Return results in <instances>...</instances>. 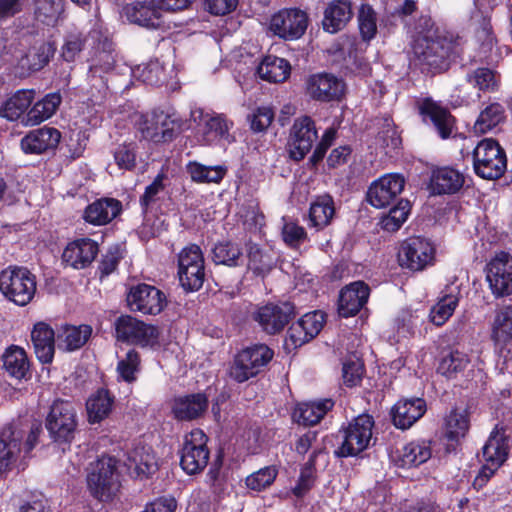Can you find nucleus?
I'll return each instance as SVG.
<instances>
[{
  "label": "nucleus",
  "mask_w": 512,
  "mask_h": 512,
  "mask_svg": "<svg viewBox=\"0 0 512 512\" xmlns=\"http://www.w3.org/2000/svg\"><path fill=\"white\" fill-rule=\"evenodd\" d=\"M274 357L266 344H254L239 351L229 368V376L237 383H244L264 371Z\"/></svg>",
  "instance_id": "nucleus-7"
},
{
  "label": "nucleus",
  "mask_w": 512,
  "mask_h": 512,
  "mask_svg": "<svg viewBox=\"0 0 512 512\" xmlns=\"http://www.w3.org/2000/svg\"><path fill=\"white\" fill-rule=\"evenodd\" d=\"M473 169L477 176L486 180H497L507 168L505 150L493 138L482 139L472 152Z\"/></svg>",
  "instance_id": "nucleus-8"
},
{
  "label": "nucleus",
  "mask_w": 512,
  "mask_h": 512,
  "mask_svg": "<svg viewBox=\"0 0 512 512\" xmlns=\"http://www.w3.org/2000/svg\"><path fill=\"white\" fill-rule=\"evenodd\" d=\"M160 330L157 326L142 321L131 344L142 348L158 349L160 347Z\"/></svg>",
  "instance_id": "nucleus-61"
},
{
  "label": "nucleus",
  "mask_w": 512,
  "mask_h": 512,
  "mask_svg": "<svg viewBox=\"0 0 512 512\" xmlns=\"http://www.w3.org/2000/svg\"><path fill=\"white\" fill-rule=\"evenodd\" d=\"M34 353L42 364H51L55 354V332L45 322H37L31 331Z\"/></svg>",
  "instance_id": "nucleus-28"
},
{
  "label": "nucleus",
  "mask_w": 512,
  "mask_h": 512,
  "mask_svg": "<svg viewBox=\"0 0 512 512\" xmlns=\"http://www.w3.org/2000/svg\"><path fill=\"white\" fill-rule=\"evenodd\" d=\"M126 303L131 312L158 315L167 306V297L163 291L153 285L138 283L128 288Z\"/></svg>",
  "instance_id": "nucleus-13"
},
{
  "label": "nucleus",
  "mask_w": 512,
  "mask_h": 512,
  "mask_svg": "<svg viewBox=\"0 0 512 512\" xmlns=\"http://www.w3.org/2000/svg\"><path fill=\"white\" fill-rule=\"evenodd\" d=\"M61 103L62 95L60 91L46 94L27 111L26 124L34 126L51 118L56 113Z\"/></svg>",
  "instance_id": "nucleus-38"
},
{
  "label": "nucleus",
  "mask_w": 512,
  "mask_h": 512,
  "mask_svg": "<svg viewBox=\"0 0 512 512\" xmlns=\"http://www.w3.org/2000/svg\"><path fill=\"white\" fill-rule=\"evenodd\" d=\"M492 339L501 348L512 342V304L503 305L496 310Z\"/></svg>",
  "instance_id": "nucleus-42"
},
{
  "label": "nucleus",
  "mask_w": 512,
  "mask_h": 512,
  "mask_svg": "<svg viewBox=\"0 0 512 512\" xmlns=\"http://www.w3.org/2000/svg\"><path fill=\"white\" fill-rule=\"evenodd\" d=\"M128 461L129 469L140 479H147L158 470L154 455L148 452L135 450L129 455Z\"/></svg>",
  "instance_id": "nucleus-50"
},
{
  "label": "nucleus",
  "mask_w": 512,
  "mask_h": 512,
  "mask_svg": "<svg viewBox=\"0 0 512 512\" xmlns=\"http://www.w3.org/2000/svg\"><path fill=\"white\" fill-rule=\"evenodd\" d=\"M36 290V276L27 267L9 266L0 272V292L15 305L31 303Z\"/></svg>",
  "instance_id": "nucleus-6"
},
{
  "label": "nucleus",
  "mask_w": 512,
  "mask_h": 512,
  "mask_svg": "<svg viewBox=\"0 0 512 512\" xmlns=\"http://www.w3.org/2000/svg\"><path fill=\"white\" fill-rule=\"evenodd\" d=\"M61 133L54 127L44 126L30 131L21 139V149L25 154H42L57 148Z\"/></svg>",
  "instance_id": "nucleus-25"
},
{
  "label": "nucleus",
  "mask_w": 512,
  "mask_h": 512,
  "mask_svg": "<svg viewBox=\"0 0 512 512\" xmlns=\"http://www.w3.org/2000/svg\"><path fill=\"white\" fill-rule=\"evenodd\" d=\"M295 317L296 306L290 301L269 302L252 314V319L268 335L279 334Z\"/></svg>",
  "instance_id": "nucleus-12"
},
{
  "label": "nucleus",
  "mask_w": 512,
  "mask_h": 512,
  "mask_svg": "<svg viewBox=\"0 0 512 512\" xmlns=\"http://www.w3.org/2000/svg\"><path fill=\"white\" fill-rule=\"evenodd\" d=\"M43 432L37 421L13 420L0 431V473L11 469L19 454L28 455L38 444Z\"/></svg>",
  "instance_id": "nucleus-2"
},
{
  "label": "nucleus",
  "mask_w": 512,
  "mask_h": 512,
  "mask_svg": "<svg viewBox=\"0 0 512 512\" xmlns=\"http://www.w3.org/2000/svg\"><path fill=\"white\" fill-rule=\"evenodd\" d=\"M410 212V202L405 199H400L388 213V216L383 220V227L386 230H398L402 224L407 220Z\"/></svg>",
  "instance_id": "nucleus-63"
},
{
  "label": "nucleus",
  "mask_w": 512,
  "mask_h": 512,
  "mask_svg": "<svg viewBox=\"0 0 512 512\" xmlns=\"http://www.w3.org/2000/svg\"><path fill=\"white\" fill-rule=\"evenodd\" d=\"M436 249L430 239L412 236L401 243L397 259L401 268L421 272L435 262Z\"/></svg>",
  "instance_id": "nucleus-10"
},
{
  "label": "nucleus",
  "mask_w": 512,
  "mask_h": 512,
  "mask_svg": "<svg viewBox=\"0 0 512 512\" xmlns=\"http://www.w3.org/2000/svg\"><path fill=\"white\" fill-rule=\"evenodd\" d=\"M181 121L175 114L160 109L152 111L141 128L143 137L154 143L172 141L180 129Z\"/></svg>",
  "instance_id": "nucleus-16"
},
{
  "label": "nucleus",
  "mask_w": 512,
  "mask_h": 512,
  "mask_svg": "<svg viewBox=\"0 0 512 512\" xmlns=\"http://www.w3.org/2000/svg\"><path fill=\"white\" fill-rule=\"evenodd\" d=\"M187 172L191 179L197 183H219L225 176L227 169L223 166H205L197 162H189Z\"/></svg>",
  "instance_id": "nucleus-51"
},
{
  "label": "nucleus",
  "mask_w": 512,
  "mask_h": 512,
  "mask_svg": "<svg viewBox=\"0 0 512 512\" xmlns=\"http://www.w3.org/2000/svg\"><path fill=\"white\" fill-rule=\"evenodd\" d=\"M427 411L426 401L420 397L402 398L391 408L393 425L401 430L412 427Z\"/></svg>",
  "instance_id": "nucleus-24"
},
{
  "label": "nucleus",
  "mask_w": 512,
  "mask_h": 512,
  "mask_svg": "<svg viewBox=\"0 0 512 512\" xmlns=\"http://www.w3.org/2000/svg\"><path fill=\"white\" fill-rule=\"evenodd\" d=\"M93 329L88 324L71 325L64 324L58 331L57 339L59 347L64 344V351L73 352L82 348L92 336Z\"/></svg>",
  "instance_id": "nucleus-36"
},
{
  "label": "nucleus",
  "mask_w": 512,
  "mask_h": 512,
  "mask_svg": "<svg viewBox=\"0 0 512 512\" xmlns=\"http://www.w3.org/2000/svg\"><path fill=\"white\" fill-rule=\"evenodd\" d=\"M248 259V269L255 276L265 277L275 267L276 261L271 250L263 248L251 240L245 243Z\"/></svg>",
  "instance_id": "nucleus-35"
},
{
  "label": "nucleus",
  "mask_w": 512,
  "mask_h": 512,
  "mask_svg": "<svg viewBox=\"0 0 512 512\" xmlns=\"http://www.w3.org/2000/svg\"><path fill=\"white\" fill-rule=\"evenodd\" d=\"M209 406L205 393H192L176 397L172 404V414L178 421H192L204 415Z\"/></svg>",
  "instance_id": "nucleus-26"
},
{
  "label": "nucleus",
  "mask_w": 512,
  "mask_h": 512,
  "mask_svg": "<svg viewBox=\"0 0 512 512\" xmlns=\"http://www.w3.org/2000/svg\"><path fill=\"white\" fill-rule=\"evenodd\" d=\"M117 373L119 378L127 383H133L137 380V374L141 370V357L135 349H130L124 358L117 363Z\"/></svg>",
  "instance_id": "nucleus-55"
},
{
  "label": "nucleus",
  "mask_w": 512,
  "mask_h": 512,
  "mask_svg": "<svg viewBox=\"0 0 512 512\" xmlns=\"http://www.w3.org/2000/svg\"><path fill=\"white\" fill-rule=\"evenodd\" d=\"M486 280L496 297L512 294V256L508 252L497 253L485 267Z\"/></svg>",
  "instance_id": "nucleus-15"
},
{
  "label": "nucleus",
  "mask_w": 512,
  "mask_h": 512,
  "mask_svg": "<svg viewBox=\"0 0 512 512\" xmlns=\"http://www.w3.org/2000/svg\"><path fill=\"white\" fill-rule=\"evenodd\" d=\"M53 56V50L48 44H42L38 48L29 51L22 59V67L30 72H37L44 68Z\"/></svg>",
  "instance_id": "nucleus-59"
},
{
  "label": "nucleus",
  "mask_w": 512,
  "mask_h": 512,
  "mask_svg": "<svg viewBox=\"0 0 512 512\" xmlns=\"http://www.w3.org/2000/svg\"><path fill=\"white\" fill-rule=\"evenodd\" d=\"M431 456L429 442L412 441L396 451L394 461L401 468H411L425 463Z\"/></svg>",
  "instance_id": "nucleus-32"
},
{
  "label": "nucleus",
  "mask_w": 512,
  "mask_h": 512,
  "mask_svg": "<svg viewBox=\"0 0 512 512\" xmlns=\"http://www.w3.org/2000/svg\"><path fill=\"white\" fill-rule=\"evenodd\" d=\"M202 140L210 144L224 138L229 131L227 121L221 116H204L199 123Z\"/></svg>",
  "instance_id": "nucleus-48"
},
{
  "label": "nucleus",
  "mask_w": 512,
  "mask_h": 512,
  "mask_svg": "<svg viewBox=\"0 0 512 512\" xmlns=\"http://www.w3.org/2000/svg\"><path fill=\"white\" fill-rule=\"evenodd\" d=\"M417 107L423 122L432 124L441 139H448L454 135L456 119L448 108L441 106L430 97L418 102Z\"/></svg>",
  "instance_id": "nucleus-17"
},
{
  "label": "nucleus",
  "mask_w": 512,
  "mask_h": 512,
  "mask_svg": "<svg viewBox=\"0 0 512 512\" xmlns=\"http://www.w3.org/2000/svg\"><path fill=\"white\" fill-rule=\"evenodd\" d=\"M291 73L289 61L274 55L265 56L257 67L258 76L268 82H284Z\"/></svg>",
  "instance_id": "nucleus-40"
},
{
  "label": "nucleus",
  "mask_w": 512,
  "mask_h": 512,
  "mask_svg": "<svg viewBox=\"0 0 512 512\" xmlns=\"http://www.w3.org/2000/svg\"><path fill=\"white\" fill-rule=\"evenodd\" d=\"M408 32L411 35V49L414 50L420 45L434 40L448 30L440 29L429 15H420L413 24H408Z\"/></svg>",
  "instance_id": "nucleus-37"
},
{
  "label": "nucleus",
  "mask_w": 512,
  "mask_h": 512,
  "mask_svg": "<svg viewBox=\"0 0 512 512\" xmlns=\"http://www.w3.org/2000/svg\"><path fill=\"white\" fill-rule=\"evenodd\" d=\"M212 261L216 265L239 267L243 264V251L238 243L230 240L219 241L211 250Z\"/></svg>",
  "instance_id": "nucleus-44"
},
{
  "label": "nucleus",
  "mask_w": 512,
  "mask_h": 512,
  "mask_svg": "<svg viewBox=\"0 0 512 512\" xmlns=\"http://www.w3.org/2000/svg\"><path fill=\"white\" fill-rule=\"evenodd\" d=\"M464 185V176L451 167H441L433 170L430 189L433 195H452Z\"/></svg>",
  "instance_id": "nucleus-30"
},
{
  "label": "nucleus",
  "mask_w": 512,
  "mask_h": 512,
  "mask_svg": "<svg viewBox=\"0 0 512 512\" xmlns=\"http://www.w3.org/2000/svg\"><path fill=\"white\" fill-rule=\"evenodd\" d=\"M469 364L470 359L466 353L459 350H449L447 353H443L437 372L448 379H454L463 374Z\"/></svg>",
  "instance_id": "nucleus-45"
},
{
  "label": "nucleus",
  "mask_w": 512,
  "mask_h": 512,
  "mask_svg": "<svg viewBox=\"0 0 512 512\" xmlns=\"http://www.w3.org/2000/svg\"><path fill=\"white\" fill-rule=\"evenodd\" d=\"M118 463L114 456L104 454L89 464L86 482L94 499L109 502L116 496L120 488Z\"/></svg>",
  "instance_id": "nucleus-3"
},
{
  "label": "nucleus",
  "mask_w": 512,
  "mask_h": 512,
  "mask_svg": "<svg viewBox=\"0 0 512 512\" xmlns=\"http://www.w3.org/2000/svg\"><path fill=\"white\" fill-rule=\"evenodd\" d=\"M159 5L154 0L135 1L123 8V13L129 23L155 30L163 25Z\"/></svg>",
  "instance_id": "nucleus-20"
},
{
  "label": "nucleus",
  "mask_w": 512,
  "mask_h": 512,
  "mask_svg": "<svg viewBox=\"0 0 512 512\" xmlns=\"http://www.w3.org/2000/svg\"><path fill=\"white\" fill-rule=\"evenodd\" d=\"M378 133L375 143L385 151V154L398 153L402 146V138L391 115L385 114L375 119Z\"/></svg>",
  "instance_id": "nucleus-31"
},
{
  "label": "nucleus",
  "mask_w": 512,
  "mask_h": 512,
  "mask_svg": "<svg viewBox=\"0 0 512 512\" xmlns=\"http://www.w3.org/2000/svg\"><path fill=\"white\" fill-rule=\"evenodd\" d=\"M35 97V90L21 89L16 91L10 98H8L0 107V116L9 121L18 120L33 102Z\"/></svg>",
  "instance_id": "nucleus-41"
},
{
  "label": "nucleus",
  "mask_w": 512,
  "mask_h": 512,
  "mask_svg": "<svg viewBox=\"0 0 512 512\" xmlns=\"http://www.w3.org/2000/svg\"><path fill=\"white\" fill-rule=\"evenodd\" d=\"M223 465V458L219 455L211 464L207 475H206V483L209 485L212 493L221 497L226 490V477L221 472Z\"/></svg>",
  "instance_id": "nucleus-62"
},
{
  "label": "nucleus",
  "mask_w": 512,
  "mask_h": 512,
  "mask_svg": "<svg viewBox=\"0 0 512 512\" xmlns=\"http://www.w3.org/2000/svg\"><path fill=\"white\" fill-rule=\"evenodd\" d=\"M208 437L201 429H194L185 436L180 454V466L188 475L201 473L207 466L210 451Z\"/></svg>",
  "instance_id": "nucleus-11"
},
{
  "label": "nucleus",
  "mask_w": 512,
  "mask_h": 512,
  "mask_svg": "<svg viewBox=\"0 0 512 512\" xmlns=\"http://www.w3.org/2000/svg\"><path fill=\"white\" fill-rule=\"evenodd\" d=\"M291 136L290 158L299 162L310 152L318 137L314 121L309 116L296 120L292 127Z\"/></svg>",
  "instance_id": "nucleus-22"
},
{
  "label": "nucleus",
  "mask_w": 512,
  "mask_h": 512,
  "mask_svg": "<svg viewBox=\"0 0 512 512\" xmlns=\"http://www.w3.org/2000/svg\"><path fill=\"white\" fill-rule=\"evenodd\" d=\"M445 437L450 441H458L463 438L469 429V418L465 412L451 410L445 420Z\"/></svg>",
  "instance_id": "nucleus-53"
},
{
  "label": "nucleus",
  "mask_w": 512,
  "mask_h": 512,
  "mask_svg": "<svg viewBox=\"0 0 512 512\" xmlns=\"http://www.w3.org/2000/svg\"><path fill=\"white\" fill-rule=\"evenodd\" d=\"M358 27L363 41H370L377 33V16L376 12L369 4H362L359 8Z\"/></svg>",
  "instance_id": "nucleus-58"
},
{
  "label": "nucleus",
  "mask_w": 512,
  "mask_h": 512,
  "mask_svg": "<svg viewBox=\"0 0 512 512\" xmlns=\"http://www.w3.org/2000/svg\"><path fill=\"white\" fill-rule=\"evenodd\" d=\"M466 81L483 92L497 91L500 85V74L488 67H478L465 76Z\"/></svg>",
  "instance_id": "nucleus-47"
},
{
  "label": "nucleus",
  "mask_w": 512,
  "mask_h": 512,
  "mask_svg": "<svg viewBox=\"0 0 512 512\" xmlns=\"http://www.w3.org/2000/svg\"><path fill=\"white\" fill-rule=\"evenodd\" d=\"M99 253L98 243L88 237L75 239L67 244L62 253V261L74 269L89 267Z\"/></svg>",
  "instance_id": "nucleus-23"
},
{
  "label": "nucleus",
  "mask_w": 512,
  "mask_h": 512,
  "mask_svg": "<svg viewBox=\"0 0 512 512\" xmlns=\"http://www.w3.org/2000/svg\"><path fill=\"white\" fill-rule=\"evenodd\" d=\"M353 17L350 0H332L328 2L323 13V30L334 34L346 27Z\"/></svg>",
  "instance_id": "nucleus-27"
},
{
  "label": "nucleus",
  "mask_w": 512,
  "mask_h": 512,
  "mask_svg": "<svg viewBox=\"0 0 512 512\" xmlns=\"http://www.w3.org/2000/svg\"><path fill=\"white\" fill-rule=\"evenodd\" d=\"M35 19L47 26H55L63 18L65 0H33Z\"/></svg>",
  "instance_id": "nucleus-46"
},
{
  "label": "nucleus",
  "mask_w": 512,
  "mask_h": 512,
  "mask_svg": "<svg viewBox=\"0 0 512 512\" xmlns=\"http://www.w3.org/2000/svg\"><path fill=\"white\" fill-rule=\"evenodd\" d=\"M509 440L506 428L496 425L482 448L486 464L480 468L472 483L475 490L479 491L486 486L496 471L506 462L510 451Z\"/></svg>",
  "instance_id": "nucleus-4"
},
{
  "label": "nucleus",
  "mask_w": 512,
  "mask_h": 512,
  "mask_svg": "<svg viewBox=\"0 0 512 512\" xmlns=\"http://www.w3.org/2000/svg\"><path fill=\"white\" fill-rule=\"evenodd\" d=\"M308 14L299 8H285L275 13L269 29L279 38L292 41L301 38L307 30Z\"/></svg>",
  "instance_id": "nucleus-14"
},
{
  "label": "nucleus",
  "mask_w": 512,
  "mask_h": 512,
  "mask_svg": "<svg viewBox=\"0 0 512 512\" xmlns=\"http://www.w3.org/2000/svg\"><path fill=\"white\" fill-rule=\"evenodd\" d=\"M333 407L334 401L330 398L301 403L294 409L292 418L299 425L312 426L319 423Z\"/></svg>",
  "instance_id": "nucleus-33"
},
{
  "label": "nucleus",
  "mask_w": 512,
  "mask_h": 512,
  "mask_svg": "<svg viewBox=\"0 0 512 512\" xmlns=\"http://www.w3.org/2000/svg\"><path fill=\"white\" fill-rule=\"evenodd\" d=\"M77 415L74 405L66 400L57 399L50 406L45 427L53 443L62 451L69 448L75 438Z\"/></svg>",
  "instance_id": "nucleus-5"
},
{
  "label": "nucleus",
  "mask_w": 512,
  "mask_h": 512,
  "mask_svg": "<svg viewBox=\"0 0 512 512\" xmlns=\"http://www.w3.org/2000/svg\"><path fill=\"white\" fill-rule=\"evenodd\" d=\"M505 120V109L500 103L488 105L478 116L474 129L485 134Z\"/></svg>",
  "instance_id": "nucleus-49"
},
{
  "label": "nucleus",
  "mask_w": 512,
  "mask_h": 512,
  "mask_svg": "<svg viewBox=\"0 0 512 512\" xmlns=\"http://www.w3.org/2000/svg\"><path fill=\"white\" fill-rule=\"evenodd\" d=\"M465 40L449 31L412 50L415 64L422 74L434 77L449 71L452 65L462 60Z\"/></svg>",
  "instance_id": "nucleus-1"
},
{
  "label": "nucleus",
  "mask_w": 512,
  "mask_h": 512,
  "mask_svg": "<svg viewBox=\"0 0 512 512\" xmlns=\"http://www.w3.org/2000/svg\"><path fill=\"white\" fill-rule=\"evenodd\" d=\"M277 474L278 470L275 466L261 468L246 478V485L251 490H264L275 481Z\"/></svg>",
  "instance_id": "nucleus-64"
},
{
  "label": "nucleus",
  "mask_w": 512,
  "mask_h": 512,
  "mask_svg": "<svg viewBox=\"0 0 512 512\" xmlns=\"http://www.w3.org/2000/svg\"><path fill=\"white\" fill-rule=\"evenodd\" d=\"M115 396L106 388H99L92 393L86 402L88 422L98 424L112 412Z\"/></svg>",
  "instance_id": "nucleus-34"
},
{
  "label": "nucleus",
  "mask_w": 512,
  "mask_h": 512,
  "mask_svg": "<svg viewBox=\"0 0 512 512\" xmlns=\"http://www.w3.org/2000/svg\"><path fill=\"white\" fill-rule=\"evenodd\" d=\"M122 212V203L115 198H101L89 204L83 218L93 225H105L110 223Z\"/></svg>",
  "instance_id": "nucleus-29"
},
{
  "label": "nucleus",
  "mask_w": 512,
  "mask_h": 512,
  "mask_svg": "<svg viewBox=\"0 0 512 512\" xmlns=\"http://www.w3.org/2000/svg\"><path fill=\"white\" fill-rule=\"evenodd\" d=\"M459 299L454 295L443 296L432 308L429 314L430 321L436 326H442L453 315L458 306Z\"/></svg>",
  "instance_id": "nucleus-56"
},
{
  "label": "nucleus",
  "mask_w": 512,
  "mask_h": 512,
  "mask_svg": "<svg viewBox=\"0 0 512 512\" xmlns=\"http://www.w3.org/2000/svg\"><path fill=\"white\" fill-rule=\"evenodd\" d=\"M142 320L131 315H121L114 322L115 336L118 341L132 343Z\"/></svg>",
  "instance_id": "nucleus-60"
},
{
  "label": "nucleus",
  "mask_w": 512,
  "mask_h": 512,
  "mask_svg": "<svg viewBox=\"0 0 512 512\" xmlns=\"http://www.w3.org/2000/svg\"><path fill=\"white\" fill-rule=\"evenodd\" d=\"M306 93L319 102L339 101L344 95L345 83L332 73L320 72L307 77Z\"/></svg>",
  "instance_id": "nucleus-18"
},
{
  "label": "nucleus",
  "mask_w": 512,
  "mask_h": 512,
  "mask_svg": "<svg viewBox=\"0 0 512 512\" xmlns=\"http://www.w3.org/2000/svg\"><path fill=\"white\" fill-rule=\"evenodd\" d=\"M335 215L334 199L329 194L317 196L310 204L309 225L322 230L327 227Z\"/></svg>",
  "instance_id": "nucleus-39"
},
{
  "label": "nucleus",
  "mask_w": 512,
  "mask_h": 512,
  "mask_svg": "<svg viewBox=\"0 0 512 512\" xmlns=\"http://www.w3.org/2000/svg\"><path fill=\"white\" fill-rule=\"evenodd\" d=\"M373 427L374 419L369 414H361L353 418L347 427L340 431L343 440L335 450V456L338 458L354 457L366 450L372 439Z\"/></svg>",
  "instance_id": "nucleus-9"
},
{
  "label": "nucleus",
  "mask_w": 512,
  "mask_h": 512,
  "mask_svg": "<svg viewBox=\"0 0 512 512\" xmlns=\"http://www.w3.org/2000/svg\"><path fill=\"white\" fill-rule=\"evenodd\" d=\"M133 74L140 81L150 86H161L166 79L165 70L157 60L138 65L133 69Z\"/></svg>",
  "instance_id": "nucleus-52"
},
{
  "label": "nucleus",
  "mask_w": 512,
  "mask_h": 512,
  "mask_svg": "<svg viewBox=\"0 0 512 512\" xmlns=\"http://www.w3.org/2000/svg\"><path fill=\"white\" fill-rule=\"evenodd\" d=\"M138 145L136 142H123L116 145L112 150L115 164L121 170L132 171L135 169L137 162Z\"/></svg>",
  "instance_id": "nucleus-54"
},
{
  "label": "nucleus",
  "mask_w": 512,
  "mask_h": 512,
  "mask_svg": "<svg viewBox=\"0 0 512 512\" xmlns=\"http://www.w3.org/2000/svg\"><path fill=\"white\" fill-rule=\"evenodd\" d=\"M205 276V263L178 270L180 284L187 292L200 290L203 286Z\"/></svg>",
  "instance_id": "nucleus-57"
},
{
  "label": "nucleus",
  "mask_w": 512,
  "mask_h": 512,
  "mask_svg": "<svg viewBox=\"0 0 512 512\" xmlns=\"http://www.w3.org/2000/svg\"><path fill=\"white\" fill-rule=\"evenodd\" d=\"M370 287L364 281H354L340 290L338 299V314L349 318L357 315L368 302Z\"/></svg>",
  "instance_id": "nucleus-21"
},
{
  "label": "nucleus",
  "mask_w": 512,
  "mask_h": 512,
  "mask_svg": "<svg viewBox=\"0 0 512 512\" xmlns=\"http://www.w3.org/2000/svg\"><path fill=\"white\" fill-rule=\"evenodd\" d=\"M3 366L6 372L17 380L26 379L30 370L25 350L16 345L6 349L3 355Z\"/></svg>",
  "instance_id": "nucleus-43"
},
{
  "label": "nucleus",
  "mask_w": 512,
  "mask_h": 512,
  "mask_svg": "<svg viewBox=\"0 0 512 512\" xmlns=\"http://www.w3.org/2000/svg\"><path fill=\"white\" fill-rule=\"evenodd\" d=\"M405 180L399 174H386L369 186L366 199L375 208H385L393 203L404 189Z\"/></svg>",
  "instance_id": "nucleus-19"
}]
</instances>
